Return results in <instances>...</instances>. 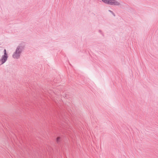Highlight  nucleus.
Listing matches in <instances>:
<instances>
[{
	"mask_svg": "<svg viewBox=\"0 0 158 158\" xmlns=\"http://www.w3.org/2000/svg\"><path fill=\"white\" fill-rule=\"evenodd\" d=\"M8 58L7 55L6 49L4 50V55L2 56V58L0 60V65L3 64L7 60Z\"/></svg>",
	"mask_w": 158,
	"mask_h": 158,
	"instance_id": "nucleus-1",
	"label": "nucleus"
},
{
	"mask_svg": "<svg viewBox=\"0 0 158 158\" xmlns=\"http://www.w3.org/2000/svg\"><path fill=\"white\" fill-rule=\"evenodd\" d=\"M102 1L106 3L111 5H118L119 3L117 1L114 0H102Z\"/></svg>",
	"mask_w": 158,
	"mask_h": 158,
	"instance_id": "nucleus-2",
	"label": "nucleus"
},
{
	"mask_svg": "<svg viewBox=\"0 0 158 158\" xmlns=\"http://www.w3.org/2000/svg\"><path fill=\"white\" fill-rule=\"evenodd\" d=\"M21 52V51L20 50L19 48H17L13 55V57L14 58L18 59L20 56V54Z\"/></svg>",
	"mask_w": 158,
	"mask_h": 158,
	"instance_id": "nucleus-3",
	"label": "nucleus"
},
{
	"mask_svg": "<svg viewBox=\"0 0 158 158\" xmlns=\"http://www.w3.org/2000/svg\"><path fill=\"white\" fill-rule=\"evenodd\" d=\"M61 137L60 136H57L56 139V142L57 143H58L61 141Z\"/></svg>",
	"mask_w": 158,
	"mask_h": 158,
	"instance_id": "nucleus-4",
	"label": "nucleus"
}]
</instances>
